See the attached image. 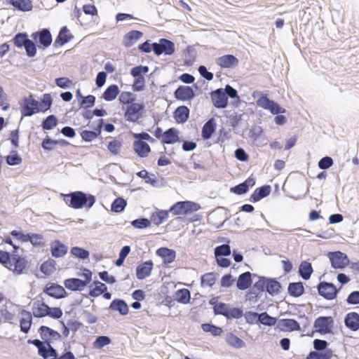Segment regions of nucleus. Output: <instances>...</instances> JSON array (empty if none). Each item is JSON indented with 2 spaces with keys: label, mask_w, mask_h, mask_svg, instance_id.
Listing matches in <instances>:
<instances>
[{
  "label": "nucleus",
  "mask_w": 359,
  "mask_h": 359,
  "mask_svg": "<svg viewBox=\"0 0 359 359\" xmlns=\"http://www.w3.org/2000/svg\"><path fill=\"white\" fill-rule=\"evenodd\" d=\"M64 200L69 206L74 209H80L83 206L90 208L95 202L94 196L88 195L82 191H75L66 194Z\"/></svg>",
  "instance_id": "f257e3e1"
},
{
  "label": "nucleus",
  "mask_w": 359,
  "mask_h": 359,
  "mask_svg": "<svg viewBox=\"0 0 359 359\" xmlns=\"http://www.w3.org/2000/svg\"><path fill=\"white\" fill-rule=\"evenodd\" d=\"M257 104L264 109L270 111L272 114L277 115L275 117V122L278 125H283L286 118L281 114L286 112V110L281 107L278 103L269 99L266 96L262 95L257 100Z\"/></svg>",
  "instance_id": "f03ea898"
},
{
  "label": "nucleus",
  "mask_w": 359,
  "mask_h": 359,
  "mask_svg": "<svg viewBox=\"0 0 359 359\" xmlns=\"http://www.w3.org/2000/svg\"><path fill=\"white\" fill-rule=\"evenodd\" d=\"M149 72V67L147 66H137L130 70V74L135 78L134 83L133 84V89L134 91H140L143 90L145 80L143 76V74H147Z\"/></svg>",
  "instance_id": "7ed1b4c3"
},
{
  "label": "nucleus",
  "mask_w": 359,
  "mask_h": 359,
  "mask_svg": "<svg viewBox=\"0 0 359 359\" xmlns=\"http://www.w3.org/2000/svg\"><path fill=\"white\" fill-rule=\"evenodd\" d=\"M151 46L154 53L158 56L163 53L171 55L175 50V43L166 39H160L158 43H153Z\"/></svg>",
  "instance_id": "20e7f679"
},
{
  "label": "nucleus",
  "mask_w": 359,
  "mask_h": 359,
  "mask_svg": "<svg viewBox=\"0 0 359 359\" xmlns=\"http://www.w3.org/2000/svg\"><path fill=\"white\" fill-rule=\"evenodd\" d=\"M20 111L22 116H31L40 111L39 102L32 95L25 97L20 107Z\"/></svg>",
  "instance_id": "39448f33"
},
{
  "label": "nucleus",
  "mask_w": 359,
  "mask_h": 359,
  "mask_svg": "<svg viewBox=\"0 0 359 359\" xmlns=\"http://www.w3.org/2000/svg\"><path fill=\"white\" fill-rule=\"evenodd\" d=\"M333 323L331 316H320L316 319L313 327L316 332L325 334L331 332Z\"/></svg>",
  "instance_id": "423d86ee"
},
{
  "label": "nucleus",
  "mask_w": 359,
  "mask_h": 359,
  "mask_svg": "<svg viewBox=\"0 0 359 359\" xmlns=\"http://www.w3.org/2000/svg\"><path fill=\"white\" fill-rule=\"evenodd\" d=\"M328 257L331 262L332 266L334 269H344L347 265H349V259L347 255L340 251L329 252Z\"/></svg>",
  "instance_id": "0eeeda50"
},
{
  "label": "nucleus",
  "mask_w": 359,
  "mask_h": 359,
  "mask_svg": "<svg viewBox=\"0 0 359 359\" xmlns=\"http://www.w3.org/2000/svg\"><path fill=\"white\" fill-rule=\"evenodd\" d=\"M33 40L36 41L39 43V47L43 48V49L50 46L53 41L52 35L48 29H42L40 31L34 32L32 34Z\"/></svg>",
  "instance_id": "6e6552de"
},
{
  "label": "nucleus",
  "mask_w": 359,
  "mask_h": 359,
  "mask_svg": "<svg viewBox=\"0 0 359 359\" xmlns=\"http://www.w3.org/2000/svg\"><path fill=\"white\" fill-rule=\"evenodd\" d=\"M318 291L321 297L327 300L335 299L337 294L336 287L327 282H320L318 285Z\"/></svg>",
  "instance_id": "1a4fd4ad"
},
{
  "label": "nucleus",
  "mask_w": 359,
  "mask_h": 359,
  "mask_svg": "<svg viewBox=\"0 0 359 359\" xmlns=\"http://www.w3.org/2000/svg\"><path fill=\"white\" fill-rule=\"evenodd\" d=\"M144 105L140 103H131L127 107L125 112V118L130 122H136L142 115Z\"/></svg>",
  "instance_id": "9d476101"
},
{
  "label": "nucleus",
  "mask_w": 359,
  "mask_h": 359,
  "mask_svg": "<svg viewBox=\"0 0 359 359\" xmlns=\"http://www.w3.org/2000/svg\"><path fill=\"white\" fill-rule=\"evenodd\" d=\"M210 95L215 107L224 109L228 105V97L223 88H218L212 91Z\"/></svg>",
  "instance_id": "9b49d317"
},
{
  "label": "nucleus",
  "mask_w": 359,
  "mask_h": 359,
  "mask_svg": "<svg viewBox=\"0 0 359 359\" xmlns=\"http://www.w3.org/2000/svg\"><path fill=\"white\" fill-rule=\"evenodd\" d=\"M43 292L50 297L57 299L64 298L67 294L65 288L56 283L47 284L43 290Z\"/></svg>",
  "instance_id": "f8f14e48"
},
{
  "label": "nucleus",
  "mask_w": 359,
  "mask_h": 359,
  "mask_svg": "<svg viewBox=\"0 0 359 359\" xmlns=\"http://www.w3.org/2000/svg\"><path fill=\"white\" fill-rule=\"evenodd\" d=\"M216 64L223 69H233L238 65L239 60L233 55H225L216 59Z\"/></svg>",
  "instance_id": "ddd939ff"
},
{
  "label": "nucleus",
  "mask_w": 359,
  "mask_h": 359,
  "mask_svg": "<svg viewBox=\"0 0 359 359\" xmlns=\"http://www.w3.org/2000/svg\"><path fill=\"white\" fill-rule=\"evenodd\" d=\"M51 255L55 258L63 257L68 251V248L59 240H55L50 243Z\"/></svg>",
  "instance_id": "4468645a"
},
{
  "label": "nucleus",
  "mask_w": 359,
  "mask_h": 359,
  "mask_svg": "<svg viewBox=\"0 0 359 359\" xmlns=\"http://www.w3.org/2000/svg\"><path fill=\"white\" fill-rule=\"evenodd\" d=\"M154 264L151 260L146 261L136 268V276L138 280H144L151 275Z\"/></svg>",
  "instance_id": "2eb2a0df"
},
{
  "label": "nucleus",
  "mask_w": 359,
  "mask_h": 359,
  "mask_svg": "<svg viewBox=\"0 0 359 359\" xmlns=\"http://www.w3.org/2000/svg\"><path fill=\"white\" fill-rule=\"evenodd\" d=\"M277 327L282 331L292 332L301 330L299 323L294 319H280Z\"/></svg>",
  "instance_id": "dca6fc26"
},
{
  "label": "nucleus",
  "mask_w": 359,
  "mask_h": 359,
  "mask_svg": "<svg viewBox=\"0 0 359 359\" xmlns=\"http://www.w3.org/2000/svg\"><path fill=\"white\" fill-rule=\"evenodd\" d=\"M174 95L179 100L187 101L194 97V92L190 86H181L175 90Z\"/></svg>",
  "instance_id": "f3484780"
},
{
  "label": "nucleus",
  "mask_w": 359,
  "mask_h": 359,
  "mask_svg": "<svg viewBox=\"0 0 359 359\" xmlns=\"http://www.w3.org/2000/svg\"><path fill=\"white\" fill-rule=\"evenodd\" d=\"M344 324L347 328L355 332L359 330V314L356 312L347 313L344 318Z\"/></svg>",
  "instance_id": "a211bd4d"
},
{
  "label": "nucleus",
  "mask_w": 359,
  "mask_h": 359,
  "mask_svg": "<svg viewBox=\"0 0 359 359\" xmlns=\"http://www.w3.org/2000/svg\"><path fill=\"white\" fill-rule=\"evenodd\" d=\"M50 310V306L46 303L40 301H36L33 303L32 313L36 318H43L48 316V311Z\"/></svg>",
  "instance_id": "6ab92c4d"
},
{
  "label": "nucleus",
  "mask_w": 359,
  "mask_h": 359,
  "mask_svg": "<svg viewBox=\"0 0 359 359\" xmlns=\"http://www.w3.org/2000/svg\"><path fill=\"white\" fill-rule=\"evenodd\" d=\"M156 255L163 258L164 264H170L174 262L176 257V252L174 250L168 248H160L156 250Z\"/></svg>",
  "instance_id": "aec40b11"
},
{
  "label": "nucleus",
  "mask_w": 359,
  "mask_h": 359,
  "mask_svg": "<svg viewBox=\"0 0 359 359\" xmlns=\"http://www.w3.org/2000/svg\"><path fill=\"white\" fill-rule=\"evenodd\" d=\"M64 285L72 291H81L87 285V283L79 278H68L65 280Z\"/></svg>",
  "instance_id": "412c9836"
},
{
  "label": "nucleus",
  "mask_w": 359,
  "mask_h": 359,
  "mask_svg": "<svg viewBox=\"0 0 359 359\" xmlns=\"http://www.w3.org/2000/svg\"><path fill=\"white\" fill-rule=\"evenodd\" d=\"M143 33L140 31L133 30L125 34L123 40V45L127 47L133 46L142 36Z\"/></svg>",
  "instance_id": "4be33fe9"
},
{
  "label": "nucleus",
  "mask_w": 359,
  "mask_h": 359,
  "mask_svg": "<svg viewBox=\"0 0 359 359\" xmlns=\"http://www.w3.org/2000/svg\"><path fill=\"white\" fill-rule=\"evenodd\" d=\"M72 38L73 35L69 32L68 28L66 26L62 27L60 29L59 34L55 40V46H62L65 43H68Z\"/></svg>",
  "instance_id": "5701e85b"
},
{
  "label": "nucleus",
  "mask_w": 359,
  "mask_h": 359,
  "mask_svg": "<svg viewBox=\"0 0 359 359\" xmlns=\"http://www.w3.org/2000/svg\"><path fill=\"white\" fill-rule=\"evenodd\" d=\"M21 316L22 317L20 320V330L27 334L29 332L32 323V313L29 311L23 310L21 312Z\"/></svg>",
  "instance_id": "b1692460"
},
{
  "label": "nucleus",
  "mask_w": 359,
  "mask_h": 359,
  "mask_svg": "<svg viewBox=\"0 0 359 359\" xmlns=\"http://www.w3.org/2000/svg\"><path fill=\"white\" fill-rule=\"evenodd\" d=\"M39 332L41 339L44 341H49L50 339H58L60 338V334L54 330L42 325L39 329Z\"/></svg>",
  "instance_id": "393cba45"
},
{
  "label": "nucleus",
  "mask_w": 359,
  "mask_h": 359,
  "mask_svg": "<svg viewBox=\"0 0 359 359\" xmlns=\"http://www.w3.org/2000/svg\"><path fill=\"white\" fill-rule=\"evenodd\" d=\"M252 283V274L250 272L247 271L239 275L236 287L241 290H245L251 285Z\"/></svg>",
  "instance_id": "a878e982"
},
{
  "label": "nucleus",
  "mask_w": 359,
  "mask_h": 359,
  "mask_svg": "<svg viewBox=\"0 0 359 359\" xmlns=\"http://www.w3.org/2000/svg\"><path fill=\"white\" fill-rule=\"evenodd\" d=\"M133 149L135 153L141 158L147 157L151 151L150 146L144 141H135Z\"/></svg>",
  "instance_id": "bb28decb"
},
{
  "label": "nucleus",
  "mask_w": 359,
  "mask_h": 359,
  "mask_svg": "<svg viewBox=\"0 0 359 359\" xmlns=\"http://www.w3.org/2000/svg\"><path fill=\"white\" fill-rule=\"evenodd\" d=\"M179 141V133L175 128L165 130L163 135L162 142L167 144H174Z\"/></svg>",
  "instance_id": "cd10ccee"
},
{
  "label": "nucleus",
  "mask_w": 359,
  "mask_h": 359,
  "mask_svg": "<svg viewBox=\"0 0 359 359\" xmlns=\"http://www.w3.org/2000/svg\"><path fill=\"white\" fill-rule=\"evenodd\" d=\"M109 309L113 311H118L119 313L123 316H125L128 313V306L123 299H114L109 306Z\"/></svg>",
  "instance_id": "c85d7f7f"
},
{
  "label": "nucleus",
  "mask_w": 359,
  "mask_h": 359,
  "mask_svg": "<svg viewBox=\"0 0 359 359\" xmlns=\"http://www.w3.org/2000/svg\"><path fill=\"white\" fill-rule=\"evenodd\" d=\"M216 128V123L213 118L209 119L202 128V137L203 140H208L215 133Z\"/></svg>",
  "instance_id": "c756f323"
},
{
  "label": "nucleus",
  "mask_w": 359,
  "mask_h": 359,
  "mask_svg": "<svg viewBox=\"0 0 359 359\" xmlns=\"http://www.w3.org/2000/svg\"><path fill=\"white\" fill-rule=\"evenodd\" d=\"M7 1L21 11H29L33 8L31 0H7Z\"/></svg>",
  "instance_id": "7c9ffc66"
},
{
  "label": "nucleus",
  "mask_w": 359,
  "mask_h": 359,
  "mask_svg": "<svg viewBox=\"0 0 359 359\" xmlns=\"http://www.w3.org/2000/svg\"><path fill=\"white\" fill-rule=\"evenodd\" d=\"M189 109L186 106L177 107L174 112V118L177 123H183L189 118Z\"/></svg>",
  "instance_id": "2f4dec72"
},
{
  "label": "nucleus",
  "mask_w": 359,
  "mask_h": 359,
  "mask_svg": "<svg viewBox=\"0 0 359 359\" xmlns=\"http://www.w3.org/2000/svg\"><path fill=\"white\" fill-rule=\"evenodd\" d=\"M313 271V267L310 262L307 261H303L301 262L299 266V274L302 279L305 280H309Z\"/></svg>",
  "instance_id": "473e14b6"
},
{
  "label": "nucleus",
  "mask_w": 359,
  "mask_h": 359,
  "mask_svg": "<svg viewBox=\"0 0 359 359\" xmlns=\"http://www.w3.org/2000/svg\"><path fill=\"white\" fill-rule=\"evenodd\" d=\"M11 263L12 266H14V269H12L14 273L17 275L22 273L26 267V261L24 258L15 255L11 259Z\"/></svg>",
  "instance_id": "72a5a7b5"
},
{
  "label": "nucleus",
  "mask_w": 359,
  "mask_h": 359,
  "mask_svg": "<svg viewBox=\"0 0 359 359\" xmlns=\"http://www.w3.org/2000/svg\"><path fill=\"white\" fill-rule=\"evenodd\" d=\"M288 293L294 297H299L303 294L304 287L302 282L290 283L288 285Z\"/></svg>",
  "instance_id": "f704fd0d"
},
{
  "label": "nucleus",
  "mask_w": 359,
  "mask_h": 359,
  "mask_svg": "<svg viewBox=\"0 0 359 359\" xmlns=\"http://www.w3.org/2000/svg\"><path fill=\"white\" fill-rule=\"evenodd\" d=\"M226 341L235 348H241L245 346V343L233 333H228L226 336Z\"/></svg>",
  "instance_id": "c9c22d12"
},
{
  "label": "nucleus",
  "mask_w": 359,
  "mask_h": 359,
  "mask_svg": "<svg viewBox=\"0 0 359 359\" xmlns=\"http://www.w3.org/2000/svg\"><path fill=\"white\" fill-rule=\"evenodd\" d=\"M119 93V89L118 86L113 84L110 85L107 88V89L104 90L102 97L106 101H112L116 99L117 95Z\"/></svg>",
  "instance_id": "e433bc0d"
},
{
  "label": "nucleus",
  "mask_w": 359,
  "mask_h": 359,
  "mask_svg": "<svg viewBox=\"0 0 359 359\" xmlns=\"http://www.w3.org/2000/svg\"><path fill=\"white\" fill-rule=\"evenodd\" d=\"M333 351L330 349L320 351H311L307 359H331L333 356Z\"/></svg>",
  "instance_id": "4c0bfd02"
},
{
  "label": "nucleus",
  "mask_w": 359,
  "mask_h": 359,
  "mask_svg": "<svg viewBox=\"0 0 359 359\" xmlns=\"http://www.w3.org/2000/svg\"><path fill=\"white\" fill-rule=\"evenodd\" d=\"M176 300L181 304H186L189 302L191 294L188 289L178 290L175 293Z\"/></svg>",
  "instance_id": "58836bf2"
},
{
  "label": "nucleus",
  "mask_w": 359,
  "mask_h": 359,
  "mask_svg": "<svg viewBox=\"0 0 359 359\" xmlns=\"http://www.w3.org/2000/svg\"><path fill=\"white\" fill-rule=\"evenodd\" d=\"M280 283L271 278H267L266 291L271 295H274L275 294L278 293L280 289Z\"/></svg>",
  "instance_id": "ea45409f"
},
{
  "label": "nucleus",
  "mask_w": 359,
  "mask_h": 359,
  "mask_svg": "<svg viewBox=\"0 0 359 359\" xmlns=\"http://www.w3.org/2000/svg\"><path fill=\"white\" fill-rule=\"evenodd\" d=\"M55 264V260L49 259L41 265L40 270L45 275H50L56 269Z\"/></svg>",
  "instance_id": "a19ab883"
},
{
  "label": "nucleus",
  "mask_w": 359,
  "mask_h": 359,
  "mask_svg": "<svg viewBox=\"0 0 359 359\" xmlns=\"http://www.w3.org/2000/svg\"><path fill=\"white\" fill-rule=\"evenodd\" d=\"M53 100L50 94H43L41 98V102L39 103L40 111L45 112L49 109L52 105Z\"/></svg>",
  "instance_id": "79ce46f5"
},
{
  "label": "nucleus",
  "mask_w": 359,
  "mask_h": 359,
  "mask_svg": "<svg viewBox=\"0 0 359 359\" xmlns=\"http://www.w3.org/2000/svg\"><path fill=\"white\" fill-rule=\"evenodd\" d=\"M39 355L42 356L43 359H57V351L50 344L45 346V349L42 351Z\"/></svg>",
  "instance_id": "37998d69"
},
{
  "label": "nucleus",
  "mask_w": 359,
  "mask_h": 359,
  "mask_svg": "<svg viewBox=\"0 0 359 359\" xmlns=\"http://www.w3.org/2000/svg\"><path fill=\"white\" fill-rule=\"evenodd\" d=\"M126 205L127 202L125 199L123 198H117L113 201L111 205V210L114 212H121L124 210Z\"/></svg>",
  "instance_id": "c03bdc74"
},
{
  "label": "nucleus",
  "mask_w": 359,
  "mask_h": 359,
  "mask_svg": "<svg viewBox=\"0 0 359 359\" xmlns=\"http://www.w3.org/2000/svg\"><path fill=\"white\" fill-rule=\"evenodd\" d=\"M94 284L95 287L89 292V295L91 297H98L107 290V285L100 281H95Z\"/></svg>",
  "instance_id": "a18cd8bd"
},
{
  "label": "nucleus",
  "mask_w": 359,
  "mask_h": 359,
  "mask_svg": "<svg viewBox=\"0 0 359 359\" xmlns=\"http://www.w3.org/2000/svg\"><path fill=\"white\" fill-rule=\"evenodd\" d=\"M259 322L267 326H273L278 323L277 319L269 316L266 312L259 313Z\"/></svg>",
  "instance_id": "49530a36"
},
{
  "label": "nucleus",
  "mask_w": 359,
  "mask_h": 359,
  "mask_svg": "<svg viewBox=\"0 0 359 359\" xmlns=\"http://www.w3.org/2000/svg\"><path fill=\"white\" fill-rule=\"evenodd\" d=\"M266 278L263 277L259 278V280L257 281L252 286V293L257 296L260 292L266 290Z\"/></svg>",
  "instance_id": "de8ad7c7"
},
{
  "label": "nucleus",
  "mask_w": 359,
  "mask_h": 359,
  "mask_svg": "<svg viewBox=\"0 0 359 359\" xmlns=\"http://www.w3.org/2000/svg\"><path fill=\"white\" fill-rule=\"evenodd\" d=\"M231 248L229 245L226 243L218 245L215 248V257L229 256L231 255Z\"/></svg>",
  "instance_id": "09e8293b"
},
{
  "label": "nucleus",
  "mask_w": 359,
  "mask_h": 359,
  "mask_svg": "<svg viewBox=\"0 0 359 359\" xmlns=\"http://www.w3.org/2000/svg\"><path fill=\"white\" fill-rule=\"evenodd\" d=\"M201 327L204 332H210L215 337L219 336L222 332L221 327L210 323H204L201 325Z\"/></svg>",
  "instance_id": "8fccbe9b"
},
{
  "label": "nucleus",
  "mask_w": 359,
  "mask_h": 359,
  "mask_svg": "<svg viewBox=\"0 0 359 359\" xmlns=\"http://www.w3.org/2000/svg\"><path fill=\"white\" fill-rule=\"evenodd\" d=\"M27 41L29 39L27 33H18L13 39L14 44L18 48L24 47Z\"/></svg>",
  "instance_id": "3c124183"
},
{
  "label": "nucleus",
  "mask_w": 359,
  "mask_h": 359,
  "mask_svg": "<svg viewBox=\"0 0 359 359\" xmlns=\"http://www.w3.org/2000/svg\"><path fill=\"white\" fill-rule=\"evenodd\" d=\"M57 124V119L55 115H50L46 117L42 122V128L43 130H51Z\"/></svg>",
  "instance_id": "603ef678"
},
{
  "label": "nucleus",
  "mask_w": 359,
  "mask_h": 359,
  "mask_svg": "<svg viewBox=\"0 0 359 359\" xmlns=\"http://www.w3.org/2000/svg\"><path fill=\"white\" fill-rule=\"evenodd\" d=\"M169 210H160L156 215H152V220L155 224L159 225L168 219Z\"/></svg>",
  "instance_id": "864d4df0"
},
{
  "label": "nucleus",
  "mask_w": 359,
  "mask_h": 359,
  "mask_svg": "<svg viewBox=\"0 0 359 359\" xmlns=\"http://www.w3.org/2000/svg\"><path fill=\"white\" fill-rule=\"evenodd\" d=\"M184 205L183 201L177 202L170 208L169 211L174 215H185L186 210H184Z\"/></svg>",
  "instance_id": "5fc2aeb1"
},
{
  "label": "nucleus",
  "mask_w": 359,
  "mask_h": 359,
  "mask_svg": "<svg viewBox=\"0 0 359 359\" xmlns=\"http://www.w3.org/2000/svg\"><path fill=\"white\" fill-rule=\"evenodd\" d=\"M215 283V277L212 273H207L201 277L202 287H212Z\"/></svg>",
  "instance_id": "6e6d98bb"
},
{
  "label": "nucleus",
  "mask_w": 359,
  "mask_h": 359,
  "mask_svg": "<svg viewBox=\"0 0 359 359\" xmlns=\"http://www.w3.org/2000/svg\"><path fill=\"white\" fill-rule=\"evenodd\" d=\"M71 253L81 259H86L89 257V252L79 247L72 248Z\"/></svg>",
  "instance_id": "4d7b16f0"
},
{
  "label": "nucleus",
  "mask_w": 359,
  "mask_h": 359,
  "mask_svg": "<svg viewBox=\"0 0 359 359\" xmlns=\"http://www.w3.org/2000/svg\"><path fill=\"white\" fill-rule=\"evenodd\" d=\"M122 144L119 140H114L109 142L107 148L113 155H118L121 149Z\"/></svg>",
  "instance_id": "13d9d810"
},
{
  "label": "nucleus",
  "mask_w": 359,
  "mask_h": 359,
  "mask_svg": "<svg viewBox=\"0 0 359 359\" xmlns=\"http://www.w3.org/2000/svg\"><path fill=\"white\" fill-rule=\"evenodd\" d=\"M151 224L150 220L147 218H139L131 222V225L136 229H146Z\"/></svg>",
  "instance_id": "bf43d9fd"
},
{
  "label": "nucleus",
  "mask_w": 359,
  "mask_h": 359,
  "mask_svg": "<svg viewBox=\"0 0 359 359\" xmlns=\"http://www.w3.org/2000/svg\"><path fill=\"white\" fill-rule=\"evenodd\" d=\"M243 315V311L238 308H233L229 306L228 312L226 315L227 319H238Z\"/></svg>",
  "instance_id": "052dcab7"
},
{
  "label": "nucleus",
  "mask_w": 359,
  "mask_h": 359,
  "mask_svg": "<svg viewBox=\"0 0 359 359\" xmlns=\"http://www.w3.org/2000/svg\"><path fill=\"white\" fill-rule=\"evenodd\" d=\"M229 305L225 303L219 302L214 306V312L216 315H222L226 317L228 312Z\"/></svg>",
  "instance_id": "680f3d73"
},
{
  "label": "nucleus",
  "mask_w": 359,
  "mask_h": 359,
  "mask_svg": "<svg viewBox=\"0 0 359 359\" xmlns=\"http://www.w3.org/2000/svg\"><path fill=\"white\" fill-rule=\"evenodd\" d=\"M245 320L249 324H255L259 322V313L252 311H247L244 314Z\"/></svg>",
  "instance_id": "e2e57ef3"
},
{
  "label": "nucleus",
  "mask_w": 359,
  "mask_h": 359,
  "mask_svg": "<svg viewBox=\"0 0 359 359\" xmlns=\"http://www.w3.org/2000/svg\"><path fill=\"white\" fill-rule=\"evenodd\" d=\"M111 343V339L107 336H99L94 342V346L97 348H101Z\"/></svg>",
  "instance_id": "0e129e2a"
},
{
  "label": "nucleus",
  "mask_w": 359,
  "mask_h": 359,
  "mask_svg": "<svg viewBox=\"0 0 359 359\" xmlns=\"http://www.w3.org/2000/svg\"><path fill=\"white\" fill-rule=\"evenodd\" d=\"M26 50V53L29 57H34L36 54V48L35 43L32 40L29 39L24 46Z\"/></svg>",
  "instance_id": "69168bd1"
},
{
  "label": "nucleus",
  "mask_w": 359,
  "mask_h": 359,
  "mask_svg": "<svg viewBox=\"0 0 359 359\" xmlns=\"http://www.w3.org/2000/svg\"><path fill=\"white\" fill-rule=\"evenodd\" d=\"M333 165V160L330 156H325L318 161V167L322 170L330 168Z\"/></svg>",
  "instance_id": "338daca9"
},
{
  "label": "nucleus",
  "mask_w": 359,
  "mask_h": 359,
  "mask_svg": "<svg viewBox=\"0 0 359 359\" xmlns=\"http://www.w3.org/2000/svg\"><path fill=\"white\" fill-rule=\"evenodd\" d=\"M346 302L348 304L355 305L359 304V291H353L351 292L347 299Z\"/></svg>",
  "instance_id": "774afa93"
}]
</instances>
